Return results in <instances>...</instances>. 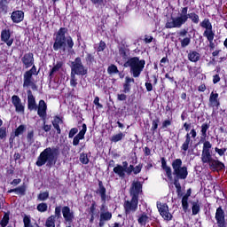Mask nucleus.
Segmentation results:
<instances>
[{
	"label": "nucleus",
	"instance_id": "nucleus-27",
	"mask_svg": "<svg viewBox=\"0 0 227 227\" xmlns=\"http://www.w3.org/2000/svg\"><path fill=\"white\" fill-rule=\"evenodd\" d=\"M59 123H63V121H61V118L56 116L52 121V125L54 129H56L58 134H61V129L59 128Z\"/></svg>",
	"mask_w": 227,
	"mask_h": 227
},
{
	"label": "nucleus",
	"instance_id": "nucleus-10",
	"mask_svg": "<svg viewBox=\"0 0 227 227\" xmlns=\"http://www.w3.org/2000/svg\"><path fill=\"white\" fill-rule=\"evenodd\" d=\"M137 197H132L130 200L124 202V209L126 214H132L137 210Z\"/></svg>",
	"mask_w": 227,
	"mask_h": 227
},
{
	"label": "nucleus",
	"instance_id": "nucleus-14",
	"mask_svg": "<svg viewBox=\"0 0 227 227\" xmlns=\"http://www.w3.org/2000/svg\"><path fill=\"white\" fill-rule=\"evenodd\" d=\"M37 114L43 120V121H45V119L47 118V104L42 99L39 101Z\"/></svg>",
	"mask_w": 227,
	"mask_h": 227
},
{
	"label": "nucleus",
	"instance_id": "nucleus-42",
	"mask_svg": "<svg viewBox=\"0 0 227 227\" xmlns=\"http://www.w3.org/2000/svg\"><path fill=\"white\" fill-rule=\"evenodd\" d=\"M27 139L28 143H34L35 142V131L29 130L27 135Z\"/></svg>",
	"mask_w": 227,
	"mask_h": 227
},
{
	"label": "nucleus",
	"instance_id": "nucleus-29",
	"mask_svg": "<svg viewBox=\"0 0 227 227\" xmlns=\"http://www.w3.org/2000/svg\"><path fill=\"white\" fill-rule=\"evenodd\" d=\"M189 19H191V20H192V22H193V24H199L200 23V16L198 14H196L195 12L188 13L187 20Z\"/></svg>",
	"mask_w": 227,
	"mask_h": 227
},
{
	"label": "nucleus",
	"instance_id": "nucleus-2",
	"mask_svg": "<svg viewBox=\"0 0 227 227\" xmlns=\"http://www.w3.org/2000/svg\"><path fill=\"white\" fill-rule=\"evenodd\" d=\"M211 148L212 144L209 141L204 142L201 153V160L203 164H208L209 168L216 169V171L224 169V163L212 158V153H210Z\"/></svg>",
	"mask_w": 227,
	"mask_h": 227
},
{
	"label": "nucleus",
	"instance_id": "nucleus-63",
	"mask_svg": "<svg viewBox=\"0 0 227 227\" xmlns=\"http://www.w3.org/2000/svg\"><path fill=\"white\" fill-rule=\"evenodd\" d=\"M123 88H124V93H129V91H130V84L125 83Z\"/></svg>",
	"mask_w": 227,
	"mask_h": 227
},
{
	"label": "nucleus",
	"instance_id": "nucleus-21",
	"mask_svg": "<svg viewBox=\"0 0 227 227\" xmlns=\"http://www.w3.org/2000/svg\"><path fill=\"white\" fill-rule=\"evenodd\" d=\"M11 19L12 22L19 24V22H22L24 20V12L22 11H14L11 15Z\"/></svg>",
	"mask_w": 227,
	"mask_h": 227
},
{
	"label": "nucleus",
	"instance_id": "nucleus-12",
	"mask_svg": "<svg viewBox=\"0 0 227 227\" xmlns=\"http://www.w3.org/2000/svg\"><path fill=\"white\" fill-rule=\"evenodd\" d=\"M215 219L218 224V227H226V221L224 219V210L220 207L216 209Z\"/></svg>",
	"mask_w": 227,
	"mask_h": 227
},
{
	"label": "nucleus",
	"instance_id": "nucleus-56",
	"mask_svg": "<svg viewBox=\"0 0 227 227\" xmlns=\"http://www.w3.org/2000/svg\"><path fill=\"white\" fill-rule=\"evenodd\" d=\"M51 129H52V126L45 124V121H43V130H44V132H50Z\"/></svg>",
	"mask_w": 227,
	"mask_h": 227
},
{
	"label": "nucleus",
	"instance_id": "nucleus-60",
	"mask_svg": "<svg viewBox=\"0 0 227 227\" xmlns=\"http://www.w3.org/2000/svg\"><path fill=\"white\" fill-rule=\"evenodd\" d=\"M20 182H22V180L20 178L19 179H14L11 185H13L14 187H17V185H19V184H20Z\"/></svg>",
	"mask_w": 227,
	"mask_h": 227
},
{
	"label": "nucleus",
	"instance_id": "nucleus-54",
	"mask_svg": "<svg viewBox=\"0 0 227 227\" xmlns=\"http://www.w3.org/2000/svg\"><path fill=\"white\" fill-rule=\"evenodd\" d=\"M8 4V0H1L0 1V10H5Z\"/></svg>",
	"mask_w": 227,
	"mask_h": 227
},
{
	"label": "nucleus",
	"instance_id": "nucleus-18",
	"mask_svg": "<svg viewBox=\"0 0 227 227\" xmlns=\"http://www.w3.org/2000/svg\"><path fill=\"white\" fill-rule=\"evenodd\" d=\"M62 214L67 223H72V221H74V211L70 210V207L67 206L62 207Z\"/></svg>",
	"mask_w": 227,
	"mask_h": 227
},
{
	"label": "nucleus",
	"instance_id": "nucleus-58",
	"mask_svg": "<svg viewBox=\"0 0 227 227\" xmlns=\"http://www.w3.org/2000/svg\"><path fill=\"white\" fill-rule=\"evenodd\" d=\"M94 57L93 55L88 53L86 57V62L87 63H93Z\"/></svg>",
	"mask_w": 227,
	"mask_h": 227
},
{
	"label": "nucleus",
	"instance_id": "nucleus-23",
	"mask_svg": "<svg viewBox=\"0 0 227 227\" xmlns=\"http://www.w3.org/2000/svg\"><path fill=\"white\" fill-rule=\"evenodd\" d=\"M189 196H191V193L184 195L182 198V207L184 213H187V210H189Z\"/></svg>",
	"mask_w": 227,
	"mask_h": 227
},
{
	"label": "nucleus",
	"instance_id": "nucleus-61",
	"mask_svg": "<svg viewBox=\"0 0 227 227\" xmlns=\"http://www.w3.org/2000/svg\"><path fill=\"white\" fill-rule=\"evenodd\" d=\"M117 98H118V100H121V101L127 100V95H125V94H118L117 95Z\"/></svg>",
	"mask_w": 227,
	"mask_h": 227
},
{
	"label": "nucleus",
	"instance_id": "nucleus-55",
	"mask_svg": "<svg viewBox=\"0 0 227 227\" xmlns=\"http://www.w3.org/2000/svg\"><path fill=\"white\" fill-rule=\"evenodd\" d=\"M142 168H143V166H141V165L133 167V173H134V175H137V174L141 173Z\"/></svg>",
	"mask_w": 227,
	"mask_h": 227
},
{
	"label": "nucleus",
	"instance_id": "nucleus-37",
	"mask_svg": "<svg viewBox=\"0 0 227 227\" xmlns=\"http://www.w3.org/2000/svg\"><path fill=\"white\" fill-rule=\"evenodd\" d=\"M37 200L39 201H45L46 200H49V192H40L37 196Z\"/></svg>",
	"mask_w": 227,
	"mask_h": 227
},
{
	"label": "nucleus",
	"instance_id": "nucleus-35",
	"mask_svg": "<svg viewBox=\"0 0 227 227\" xmlns=\"http://www.w3.org/2000/svg\"><path fill=\"white\" fill-rule=\"evenodd\" d=\"M123 137H125V134L123 133H118L116 135H114L112 137H111V141L113 143H118V141H121V139H123Z\"/></svg>",
	"mask_w": 227,
	"mask_h": 227
},
{
	"label": "nucleus",
	"instance_id": "nucleus-25",
	"mask_svg": "<svg viewBox=\"0 0 227 227\" xmlns=\"http://www.w3.org/2000/svg\"><path fill=\"white\" fill-rule=\"evenodd\" d=\"M98 194L101 196L102 201H106V187H104V184H102V181H99L98 183Z\"/></svg>",
	"mask_w": 227,
	"mask_h": 227
},
{
	"label": "nucleus",
	"instance_id": "nucleus-6",
	"mask_svg": "<svg viewBox=\"0 0 227 227\" xmlns=\"http://www.w3.org/2000/svg\"><path fill=\"white\" fill-rule=\"evenodd\" d=\"M188 8L184 7L181 10V13L179 16L176 18H172V21H168L166 23L167 29H173V27H182L185 22H187V17H189V14L187 13Z\"/></svg>",
	"mask_w": 227,
	"mask_h": 227
},
{
	"label": "nucleus",
	"instance_id": "nucleus-38",
	"mask_svg": "<svg viewBox=\"0 0 227 227\" xmlns=\"http://www.w3.org/2000/svg\"><path fill=\"white\" fill-rule=\"evenodd\" d=\"M15 192L20 196L26 195V185L23 184L21 186L15 188Z\"/></svg>",
	"mask_w": 227,
	"mask_h": 227
},
{
	"label": "nucleus",
	"instance_id": "nucleus-26",
	"mask_svg": "<svg viewBox=\"0 0 227 227\" xmlns=\"http://www.w3.org/2000/svg\"><path fill=\"white\" fill-rule=\"evenodd\" d=\"M190 145H191V134L187 133L185 136V141L183 143L181 149L184 152H187L189 150Z\"/></svg>",
	"mask_w": 227,
	"mask_h": 227
},
{
	"label": "nucleus",
	"instance_id": "nucleus-20",
	"mask_svg": "<svg viewBox=\"0 0 227 227\" xmlns=\"http://www.w3.org/2000/svg\"><path fill=\"white\" fill-rule=\"evenodd\" d=\"M87 129L86 124H82V130L73 139L74 146H77L79 145V141H81V139H84Z\"/></svg>",
	"mask_w": 227,
	"mask_h": 227
},
{
	"label": "nucleus",
	"instance_id": "nucleus-48",
	"mask_svg": "<svg viewBox=\"0 0 227 227\" xmlns=\"http://www.w3.org/2000/svg\"><path fill=\"white\" fill-rule=\"evenodd\" d=\"M168 178H169L171 180V178H173V172L171 171V167H165V168H163Z\"/></svg>",
	"mask_w": 227,
	"mask_h": 227
},
{
	"label": "nucleus",
	"instance_id": "nucleus-49",
	"mask_svg": "<svg viewBox=\"0 0 227 227\" xmlns=\"http://www.w3.org/2000/svg\"><path fill=\"white\" fill-rule=\"evenodd\" d=\"M119 54L121 57H122V59H127L128 55H127V50H125V48H120Z\"/></svg>",
	"mask_w": 227,
	"mask_h": 227
},
{
	"label": "nucleus",
	"instance_id": "nucleus-43",
	"mask_svg": "<svg viewBox=\"0 0 227 227\" xmlns=\"http://www.w3.org/2000/svg\"><path fill=\"white\" fill-rule=\"evenodd\" d=\"M209 126L207 123L201 125V136L202 137H207V131L208 130Z\"/></svg>",
	"mask_w": 227,
	"mask_h": 227
},
{
	"label": "nucleus",
	"instance_id": "nucleus-32",
	"mask_svg": "<svg viewBox=\"0 0 227 227\" xmlns=\"http://www.w3.org/2000/svg\"><path fill=\"white\" fill-rule=\"evenodd\" d=\"M179 42L181 43V47L182 49H185V47H188V45L191 44V35H189L188 37H184V38H179Z\"/></svg>",
	"mask_w": 227,
	"mask_h": 227
},
{
	"label": "nucleus",
	"instance_id": "nucleus-1",
	"mask_svg": "<svg viewBox=\"0 0 227 227\" xmlns=\"http://www.w3.org/2000/svg\"><path fill=\"white\" fill-rule=\"evenodd\" d=\"M66 35H68V28L60 27L55 35L53 51L66 52L67 49L74 48V40Z\"/></svg>",
	"mask_w": 227,
	"mask_h": 227
},
{
	"label": "nucleus",
	"instance_id": "nucleus-30",
	"mask_svg": "<svg viewBox=\"0 0 227 227\" xmlns=\"http://www.w3.org/2000/svg\"><path fill=\"white\" fill-rule=\"evenodd\" d=\"M46 227H56V216L51 215L47 218L45 223Z\"/></svg>",
	"mask_w": 227,
	"mask_h": 227
},
{
	"label": "nucleus",
	"instance_id": "nucleus-53",
	"mask_svg": "<svg viewBox=\"0 0 227 227\" xmlns=\"http://www.w3.org/2000/svg\"><path fill=\"white\" fill-rule=\"evenodd\" d=\"M215 151L216 152V153H218V155H220V157H223V155H224V153H226V148L219 149L215 147Z\"/></svg>",
	"mask_w": 227,
	"mask_h": 227
},
{
	"label": "nucleus",
	"instance_id": "nucleus-15",
	"mask_svg": "<svg viewBox=\"0 0 227 227\" xmlns=\"http://www.w3.org/2000/svg\"><path fill=\"white\" fill-rule=\"evenodd\" d=\"M21 61L25 68H29L30 67H33V65H35V58L33 53H26L21 59Z\"/></svg>",
	"mask_w": 227,
	"mask_h": 227
},
{
	"label": "nucleus",
	"instance_id": "nucleus-24",
	"mask_svg": "<svg viewBox=\"0 0 227 227\" xmlns=\"http://www.w3.org/2000/svg\"><path fill=\"white\" fill-rule=\"evenodd\" d=\"M114 173L118 175L121 178L125 177V168L121 165H117L114 168Z\"/></svg>",
	"mask_w": 227,
	"mask_h": 227
},
{
	"label": "nucleus",
	"instance_id": "nucleus-28",
	"mask_svg": "<svg viewBox=\"0 0 227 227\" xmlns=\"http://www.w3.org/2000/svg\"><path fill=\"white\" fill-rule=\"evenodd\" d=\"M188 59L192 63H196V61H200V54L198 51H190L188 53Z\"/></svg>",
	"mask_w": 227,
	"mask_h": 227
},
{
	"label": "nucleus",
	"instance_id": "nucleus-16",
	"mask_svg": "<svg viewBox=\"0 0 227 227\" xmlns=\"http://www.w3.org/2000/svg\"><path fill=\"white\" fill-rule=\"evenodd\" d=\"M143 189V184H141V182H133L132 183V186L130 189V195L132 196V198H137L139 194V192H141V190Z\"/></svg>",
	"mask_w": 227,
	"mask_h": 227
},
{
	"label": "nucleus",
	"instance_id": "nucleus-47",
	"mask_svg": "<svg viewBox=\"0 0 227 227\" xmlns=\"http://www.w3.org/2000/svg\"><path fill=\"white\" fill-rule=\"evenodd\" d=\"M159 123H160V121L159 119H156V120H153V122H152V128H151V130H153V132H155L159 127Z\"/></svg>",
	"mask_w": 227,
	"mask_h": 227
},
{
	"label": "nucleus",
	"instance_id": "nucleus-51",
	"mask_svg": "<svg viewBox=\"0 0 227 227\" xmlns=\"http://www.w3.org/2000/svg\"><path fill=\"white\" fill-rule=\"evenodd\" d=\"M0 139H6V128H0Z\"/></svg>",
	"mask_w": 227,
	"mask_h": 227
},
{
	"label": "nucleus",
	"instance_id": "nucleus-3",
	"mask_svg": "<svg viewBox=\"0 0 227 227\" xmlns=\"http://www.w3.org/2000/svg\"><path fill=\"white\" fill-rule=\"evenodd\" d=\"M173 175L175 176L174 185L177 192H182V185L178 182L179 180H185L189 171H187V167L182 166V160L176 159L172 161Z\"/></svg>",
	"mask_w": 227,
	"mask_h": 227
},
{
	"label": "nucleus",
	"instance_id": "nucleus-13",
	"mask_svg": "<svg viewBox=\"0 0 227 227\" xmlns=\"http://www.w3.org/2000/svg\"><path fill=\"white\" fill-rule=\"evenodd\" d=\"M12 103L15 107L16 113H20L21 114H24V105H22V100H20V98L19 96L14 95L12 97Z\"/></svg>",
	"mask_w": 227,
	"mask_h": 227
},
{
	"label": "nucleus",
	"instance_id": "nucleus-9",
	"mask_svg": "<svg viewBox=\"0 0 227 227\" xmlns=\"http://www.w3.org/2000/svg\"><path fill=\"white\" fill-rule=\"evenodd\" d=\"M201 27H204L206 29L203 33V36H205L207 40H214V31H212V23H210V20L205 19L200 23Z\"/></svg>",
	"mask_w": 227,
	"mask_h": 227
},
{
	"label": "nucleus",
	"instance_id": "nucleus-40",
	"mask_svg": "<svg viewBox=\"0 0 227 227\" xmlns=\"http://www.w3.org/2000/svg\"><path fill=\"white\" fill-rule=\"evenodd\" d=\"M26 130V126L24 125H20L16 130H15V133L14 135L16 136V137H19V136L24 134V131Z\"/></svg>",
	"mask_w": 227,
	"mask_h": 227
},
{
	"label": "nucleus",
	"instance_id": "nucleus-17",
	"mask_svg": "<svg viewBox=\"0 0 227 227\" xmlns=\"http://www.w3.org/2000/svg\"><path fill=\"white\" fill-rule=\"evenodd\" d=\"M27 107L29 111H36L37 109L36 100L31 90H27Z\"/></svg>",
	"mask_w": 227,
	"mask_h": 227
},
{
	"label": "nucleus",
	"instance_id": "nucleus-50",
	"mask_svg": "<svg viewBox=\"0 0 227 227\" xmlns=\"http://www.w3.org/2000/svg\"><path fill=\"white\" fill-rule=\"evenodd\" d=\"M77 132H79V129H77V128H72L68 134L69 139H72V137H74V136H75V134H77Z\"/></svg>",
	"mask_w": 227,
	"mask_h": 227
},
{
	"label": "nucleus",
	"instance_id": "nucleus-34",
	"mask_svg": "<svg viewBox=\"0 0 227 227\" xmlns=\"http://www.w3.org/2000/svg\"><path fill=\"white\" fill-rule=\"evenodd\" d=\"M113 218V214H111V212H103L100 214V219L101 221H111V219Z\"/></svg>",
	"mask_w": 227,
	"mask_h": 227
},
{
	"label": "nucleus",
	"instance_id": "nucleus-11",
	"mask_svg": "<svg viewBox=\"0 0 227 227\" xmlns=\"http://www.w3.org/2000/svg\"><path fill=\"white\" fill-rule=\"evenodd\" d=\"M158 210L160 214V215L165 219L166 221H171L173 219V215L169 212V207H168V204H157Z\"/></svg>",
	"mask_w": 227,
	"mask_h": 227
},
{
	"label": "nucleus",
	"instance_id": "nucleus-19",
	"mask_svg": "<svg viewBox=\"0 0 227 227\" xmlns=\"http://www.w3.org/2000/svg\"><path fill=\"white\" fill-rule=\"evenodd\" d=\"M12 36V33L10 30H3L1 33L2 42H4L8 47H12L13 44V38H10Z\"/></svg>",
	"mask_w": 227,
	"mask_h": 227
},
{
	"label": "nucleus",
	"instance_id": "nucleus-31",
	"mask_svg": "<svg viewBox=\"0 0 227 227\" xmlns=\"http://www.w3.org/2000/svg\"><path fill=\"white\" fill-rule=\"evenodd\" d=\"M61 67H63V62H57V64L52 67L51 71L50 72V77L52 78V75H54V74H58Z\"/></svg>",
	"mask_w": 227,
	"mask_h": 227
},
{
	"label": "nucleus",
	"instance_id": "nucleus-36",
	"mask_svg": "<svg viewBox=\"0 0 227 227\" xmlns=\"http://www.w3.org/2000/svg\"><path fill=\"white\" fill-rule=\"evenodd\" d=\"M8 223H10V214L5 213L2 221L0 222V224L2 227L8 226Z\"/></svg>",
	"mask_w": 227,
	"mask_h": 227
},
{
	"label": "nucleus",
	"instance_id": "nucleus-7",
	"mask_svg": "<svg viewBox=\"0 0 227 227\" xmlns=\"http://www.w3.org/2000/svg\"><path fill=\"white\" fill-rule=\"evenodd\" d=\"M71 74L82 76L88 74V67H84L80 57H77L71 62Z\"/></svg>",
	"mask_w": 227,
	"mask_h": 227
},
{
	"label": "nucleus",
	"instance_id": "nucleus-52",
	"mask_svg": "<svg viewBox=\"0 0 227 227\" xmlns=\"http://www.w3.org/2000/svg\"><path fill=\"white\" fill-rule=\"evenodd\" d=\"M56 217H58V219H59V217H61V207H55V219Z\"/></svg>",
	"mask_w": 227,
	"mask_h": 227
},
{
	"label": "nucleus",
	"instance_id": "nucleus-22",
	"mask_svg": "<svg viewBox=\"0 0 227 227\" xmlns=\"http://www.w3.org/2000/svg\"><path fill=\"white\" fill-rule=\"evenodd\" d=\"M219 94L212 92L209 98V102L213 107H219Z\"/></svg>",
	"mask_w": 227,
	"mask_h": 227
},
{
	"label": "nucleus",
	"instance_id": "nucleus-4",
	"mask_svg": "<svg viewBox=\"0 0 227 227\" xmlns=\"http://www.w3.org/2000/svg\"><path fill=\"white\" fill-rule=\"evenodd\" d=\"M145 65L146 62L145 59H139L137 57H133L128 59L124 64V67H129L130 68V74L133 77L137 78L141 75V72L145 69Z\"/></svg>",
	"mask_w": 227,
	"mask_h": 227
},
{
	"label": "nucleus",
	"instance_id": "nucleus-57",
	"mask_svg": "<svg viewBox=\"0 0 227 227\" xmlns=\"http://www.w3.org/2000/svg\"><path fill=\"white\" fill-rule=\"evenodd\" d=\"M94 104L95 106H97L98 107H99L100 109H102V107H104L102 106V104H100V98L98 97H96L94 99Z\"/></svg>",
	"mask_w": 227,
	"mask_h": 227
},
{
	"label": "nucleus",
	"instance_id": "nucleus-5",
	"mask_svg": "<svg viewBox=\"0 0 227 227\" xmlns=\"http://www.w3.org/2000/svg\"><path fill=\"white\" fill-rule=\"evenodd\" d=\"M55 149L51 147H47L44 149L37 158L35 162L38 168H42V166H45V164H49V166L54 164L55 156H54Z\"/></svg>",
	"mask_w": 227,
	"mask_h": 227
},
{
	"label": "nucleus",
	"instance_id": "nucleus-62",
	"mask_svg": "<svg viewBox=\"0 0 227 227\" xmlns=\"http://www.w3.org/2000/svg\"><path fill=\"white\" fill-rule=\"evenodd\" d=\"M187 30L186 29H183L180 32H178V35L182 36V38H184V36H187Z\"/></svg>",
	"mask_w": 227,
	"mask_h": 227
},
{
	"label": "nucleus",
	"instance_id": "nucleus-44",
	"mask_svg": "<svg viewBox=\"0 0 227 227\" xmlns=\"http://www.w3.org/2000/svg\"><path fill=\"white\" fill-rule=\"evenodd\" d=\"M138 223H139L141 225L146 224V223H148V215H142L138 218Z\"/></svg>",
	"mask_w": 227,
	"mask_h": 227
},
{
	"label": "nucleus",
	"instance_id": "nucleus-41",
	"mask_svg": "<svg viewBox=\"0 0 227 227\" xmlns=\"http://www.w3.org/2000/svg\"><path fill=\"white\" fill-rule=\"evenodd\" d=\"M108 74L111 75L113 74H120V71L118 70V67L114 65H111L107 68Z\"/></svg>",
	"mask_w": 227,
	"mask_h": 227
},
{
	"label": "nucleus",
	"instance_id": "nucleus-64",
	"mask_svg": "<svg viewBox=\"0 0 227 227\" xmlns=\"http://www.w3.org/2000/svg\"><path fill=\"white\" fill-rule=\"evenodd\" d=\"M145 88L147 91H152V90H153V86L150 82H145Z\"/></svg>",
	"mask_w": 227,
	"mask_h": 227
},
{
	"label": "nucleus",
	"instance_id": "nucleus-46",
	"mask_svg": "<svg viewBox=\"0 0 227 227\" xmlns=\"http://www.w3.org/2000/svg\"><path fill=\"white\" fill-rule=\"evenodd\" d=\"M80 162H82V164H88V162H90V160L88 159V155L85 153H82L80 155Z\"/></svg>",
	"mask_w": 227,
	"mask_h": 227
},
{
	"label": "nucleus",
	"instance_id": "nucleus-33",
	"mask_svg": "<svg viewBox=\"0 0 227 227\" xmlns=\"http://www.w3.org/2000/svg\"><path fill=\"white\" fill-rule=\"evenodd\" d=\"M200 210H201V206L198 202H192V215H198L200 214Z\"/></svg>",
	"mask_w": 227,
	"mask_h": 227
},
{
	"label": "nucleus",
	"instance_id": "nucleus-59",
	"mask_svg": "<svg viewBox=\"0 0 227 227\" xmlns=\"http://www.w3.org/2000/svg\"><path fill=\"white\" fill-rule=\"evenodd\" d=\"M106 49V43L100 42L99 46L98 48V52H102Z\"/></svg>",
	"mask_w": 227,
	"mask_h": 227
},
{
	"label": "nucleus",
	"instance_id": "nucleus-45",
	"mask_svg": "<svg viewBox=\"0 0 227 227\" xmlns=\"http://www.w3.org/2000/svg\"><path fill=\"white\" fill-rule=\"evenodd\" d=\"M70 85L73 88H75L77 86V77H75V74L72 73H71Z\"/></svg>",
	"mask_w": 227,
	"mask_h": 227
},
{
	"label": "nucleus",
	"instance_id": "nucleus-8",
	"mask_svg": "<svg viewBox=\"0 0 227 227\" xmlns=\"http://www.w3.org/2000/svg\"><path fill=\"white\" fill-rule=\"evenodd\" d=\"M36 67L33 66L32 68L25 72L23 75V88H32V90H36V84L35 83V79L33 75H37Z\"/></svg>",
	"mask_w": 227,
	"mask_h": 227
},
{
	"label": "nucleus",
	"instance_id": "nucleus-39",
	"mask_svg": "<svg viewBox=\"0 0 227 227\" xmlns=\"http://www.w3.org/2000/svg\"><path fill=\"white\" fill-rule=\"evenodd\" d=\"M47 208H49V206H47V203L45 202H42L37 205L38 212H41V213L47 212Z\"/></svg>",
	"mask_w": 227,
	"mask_h": 227
}]
</instances>
